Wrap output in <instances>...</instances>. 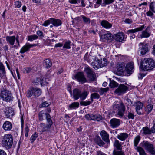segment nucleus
Returning <instances> with one entry per match:
<instances>
[{"mask_svg":"<svg viewBox=\"0 0 155 155\" xmlns=\"http://www.w3.org/2000/svg\"><path fill=\"white\" fill-rule=\"evenodd\" d=\"M144 27V25H142L140 27L134 29H130L127 31V33L130 34V39H134L135 37V35L134 33L139 31H140L143 30Z\"/></svg>","mask_w":155,"mask_h":155,"instance_id":"9b49d317","label":"nucleus"},{"mask_svg":"<svg viewBox=\"0 0 155 155\" xmlns=\"http://www.w3.org/2000/svg\"><path fill=\"white\" fill-rule=\"evenodd\" d=\"M51 23L54 26H58L61 25V20H51Z\"/></svg>","mask_w":155,"mask_h":155,"instance_id":"f704fd0d","label":"nucleus"},{"mask_svg":"<svg viewBox=\"0 0 155 155\" xmlns=\"http://www.w3.org/2000/svg\"><path fill=\"white\" fill-rule=\"evenodd\" d=\"M97 58L95 56H93L92 55H89L88 56V60L90 61L91 63L92 61L94 62L97 59Z\"/></svg>","mask_w":155,"mask_h":155,"instance_id":"8fccbe9b","label":"nucleus"},{"mask_svg":"<svg viewBox=\"0 0 155 155\" xmlns=\"http://www.w3.org/2000/svg\"><path fill=\"white\" fill-rule=\"evenodd\" d=\"M94 141L95 143L100 146H103L105 143L102 140L99 136H97L95 138Z\"/></svg>","mask_w":155,"mask_h":155,"instance_id":"b1692460","label":"nucleus"},{"mask_svg":"<svg viewBox=\"0 0 155 155\" xmlns=\"http://www.w3.org/2000/svg\"><path fill=\"white\" fill-rule=\"evenodd\" d=\"M134 67L133 62H130L127 64L125 69L127 74L130 75L134 71Z\"/></svg>","mask_w":155,"mask_h":155,"instance_id":"ddd939ff","label":"nucleus"},{"mask_svg":"<svg viewBox=\"0 0 155 155\" xmlns=\"http://www.w3.org/2000/svg\"><path fill=\"white\" fill-rule=\"evenodd\" d=\"M15 8H19L21 6V3L19 1H16L15 2Z\"/></svg>","mask_w":155,"mask_h":155,"instance_id":"6e6d98bb","label":"nucleus"},{"mask_svg":"<svg viewBox=\"0 0 155 155\" xmlns=\"http://www.w3.org/2000/svg\"><path fill=\"white\" fill-rule=\"evenodd\" d=\"M92 120L99 121L102 120V117L100 115L94 114H92Z\"/></svg>","mask_w":155,"mask_h":155,"instance_id":"2f4dec72","label":"nucleus"},{"mask_svg":"<svg viewBox=\"0 0 155 155\" xmlns=\"http://www.w3.org/2000/svg\"><path fill=\"white\" fill-rule=\"evenodd\" d=\"M91 64L93 67V68L94 69L97 70L99 68L98 65H97V64H96V61H94V62L92 61V62Z\"/></svg>","mask_w":155,"mask_h":155,"instance_id":"bf43d9fd","label":"nucleus"},{"mask_svg":"<svg viewBox=\"0 0 155 155\" xmlns=\"http://www.w3.org/2000/svg\"><path fill=\"white\" fill-rule=\"evenodd\" d=\"M114 146L116 147L117 150H121L122 147V146L117 140L116 139L114 143Z\"/></svg>","mask_w":155,"mask_h":155,"instance_id":"cd10ccee","label":"nucleus"},{"mask_svg":"<svg viewBox=\"0 0 155 155\" xmlns=\"http://www.w3.org/2000/svg\"><path fill=\"white\" fill-rule=\"evenodd\" d=\"M109 90L108 87H107L105 88H100L99 91L100 94L101 95H103L104 93H106Z\"/></svg>","mask_w":155,"mask_h":155,"instance_id":"79ce46f5","label":"nucleus"},{"mask_svg":"<svg viewBox=\"0 0 155 155\" xmlns=\"http://www.w3.org/2000/svg\"><path fill=\"white\" fill-rule=\"evenodd\" d=\"M149 29V27H148L145 30L142 31V33L140 35V37L141 38H147L150 36V34L148 32Z\"/></svg>","mask_w":155,"mask_h":155,"instance_id":"393cba45","label":"nucleus"},{"mask_svg":"<svg viewBox=\"0 0 155 155\" xmlns=\"http://www.w3.org/2000/svg\"><path fill=\"white\" fill-rule=\"evenodd\" d=\"M13 137L11 134H5L2 140V146L8 150L10 149L13 143Z\"/></svg>","mask_w":155,"mask_h":155,"instance_id":"39448f33","label":"nucleus"},{"mask_svg":"<svg viewBox=\"0 0 155 155\" xmlns=\"http://www.w3.org/2000/svg\"><path fill=\"white\" fill-rule=\"evenodd\" d=\"M152 133H155V122L153 124V125L151 129Z\"/></svg>","mask_w":155,"mask_h":155,"instance_id":"774afa93","label":"nucleus"},{"mask_svg":"<svg viewBox=\"0 0 155 155\" xmlns=\"http://www.w3.org/2000/svg\"><path fill=\"white\" fill-rule=\"evenodd\" d=\"M69 92L71 94V96L75 100H77L80 99L81 101L84 100L86 99L89 94L88 91L85 90L82 91L78 88H75L73 90L72 92L71 89H70Z\"/></svg>","mask_w":155,"mask_h":155,"instance_id":"f03ea898","label":"nucleus"},{"mask_svg":"<svg viewBox=\"0 0 155 155\" xmlns=\"http://www.w3.org/2000/svg\"><path fill=\"white\" fill-rule=\"evenodd\" d=\"M38 137V134L36 132L34 133L31 136V138L30 141L31 143H33L34 141L36 140V139Z\"/></svg>","mask_w":155,"mask_h":155,"instance_id":"a18cd8bd","label":"nucleus"},{"mask_svg":"<svg viewBox=\"0 0 155 155\" xmlns=\"http://www.w3.org/2000/svg\"><path fill=\"white\" fill-rule=\"evenodd\" d=\"M71 42L68 40L65 43L64 46H63V48H66L67 49H69L71 48L70 44Z\"/></svg>","mask_w":155,"mask_h":155,"instance_id":"c03bdc74","label":"nucleus"},{"mask_svg":"<svg viewBox=\"0 0 155 155\" xmlns=\"http://www.w3.org/2000/svg\"><path fill=\"white\" fill-rule=\"evenodd\" d=\"M125 110V107L122 102L120 104V108H119L118 110L117 114L119 116V117L120 118L122 117Z\"/></svg>","mask_w":155,"mask_h":155,"instance_id":"a211bd4d","label":"nucleus"},{"mask_svg":"<svg viewBox=\"0 0 155 155\" xmlns=\"http://www.w3.org/2000/svg\"><path fill=\"white\" fill-rule=\"evenodd\" d=\"M50 104L49 103L47 102V101H45L44 102H42L41 104V107H48Z\"/></svg>","mask_w":155,"mask_h":155,"instance_id":"13d9d810","label":"nucleus"},{"mask_svg":"<svg viewBox=\"0 0 155 155\" xmlns=\"http://www.w3.org/2000/svg\"><path fill=\"white\" fill-rule=\"evenodd\" d=\"M128 137V134L126 133H120L117 135V138L120 140L123 141L126 140Z\"/></svg>","mask_w":155,"mask_h":155,"instance_id":"412c9836","label":"nucleus"},{"mask_svg":"<svg viewBox=\"0 0 155 155\" xmlns=\"http://www.w3.org/2000/svg\"><path fill=\"white\" fill-rule=\"evenodd\" d=\"M33 95L35 97H38L41 94V90L38 88L33 87Z\"/></svg>","mask_w":155,"mask_h":155,"instance_id":"a878e982","label":"nucleus"},{"mask_svg":"<svg viewBox=\"0 0 155 155\" xmlns=\"http://www.w3.org/2000/svg\"><path fill=\"white\" fill-rule=\"evenodd\" d=\"M41 78H37L33 81V83L34 84L37 85L39 83L41 84Z\"/></svg>","mask_w":155,"mask_h":155,"instance_id":"3c124183","label":"nucleus"},{"mask_svg":"<svg viewBox=\"0 0 155 155\" xmlns=\"http://www.w3.org/2000/svg\"><path fill=\"white\" fill-rule=\"evenodd\" d=\"M150 9L153 12H155L153 2L150 3L149 5Z\"/></svg>","mask_w":155,"mask_h":155,"instance_id":"4d7b16f0","label":"nucleus"},{"mask_svg":"<svg viewBox=\"0 0 155 155\" xmlns=\"http://www.w3.org/2000/svg\"><path fill=\"white\" fill-rule=\"evenodd\" d=\"M85 118L88 120H92V114H86L85 116Z\"/></svg>","mask_w":155,"mask_h":155,"instance_id":"680f3d73","label":"nucleus"},{"mask_svg":"<svg viewBox=\"0 0 155 155\" xmlns=\"http://www.w3.org/2000/svg\"><path fill=\"white\" fill-rule=\"evenodd\" d=\"M102 6H105L106 5H108L113 2L114 0H103Z\"/></svg>","mask_w":155,"mask_h":155,"instance_id":"37998d69","label":"nucleus"},{"mask_svg":"<svg viewBox=\"0 0 155 155\" xmlns=\"http://www.w3.org/2000/svg\"><path fill=\"white\" fill-rule=\"evenodd\" d=\"M29 128L28 126H26L25 128V136L26 137H27L28 136V134L29 132Z\"/></svg>","mask_w":155,"mask_h":155,"instance_id":"0e129e2a","label":"nucleus"},{"mask_svg":"<svg viewBox=\"0 0 155 155\" xmlns=\"http://www.w3.org/2000/svg\"><path fill=\"white\" fill-rule=\"evenodd\" d=\"M100 134L103 140L106 142L107 144H109L110 142L109 135L104 130H102Z\"/></svg>","mask_w":155,"mask_h":155,"instance_id":"dca6fc26","label":"nucleus"},{"mask_svg":"<svg viewBox=\"0 0 155 155\" xmlns=\"http://www.w3.org/2000/svg\"><path fill=\"white\" fill-rule=\"evenodd\" d=\"M44 66L45 68H49L52 65L51 61L49 59L45 60L43 62Z\"/></svg>","mask_w":155,"mask_h":155,"instance_id":"bb28decb","label":"nucleus"},{"mask_svg":"<svg viewBox=\"0 0 155 155\" xmlns=\"http://www.w3.org/2000/svg\"><path fill=\"white\" fill-rule=\"evenodd\" d=\"M84 71L87 74V77L90 81H94L96 80V75L93 70L89 67H86Z\"/></svg>","mask_w":155,"mask_h":155,"instance_id":"423d86ee","label":"nucleus"},{"mask_svg":"<svg viewBox=\"0 0 155 155\" xmlns=\"http://www.w3.org/2000/svg\"><path fill=\"white\" fill-rule=\"evenodd\" d=\"M141 147H137V150L139 153L140 155H147L143 148L150 155H155V147L151 143L148 141H144L141 143Z\"/></svg>","mask_w":155,"mask_h":155,"instance_id":"f257e3e1","label":"nucleus"},{"mask_svg":"<svg viewBox=\"0 0 155 155\" xmlns=\"http://www.w3.org/2000/svg\"><path fill=\"white\" fill-rule=\"evenodd\" d=\"M102 26L106 28H109L112 27V25L106 20H103L101 22Z\"/></svg>","mask_w":155,"mask_h":155,"instance_id":"c85d7f7f","label":"nucleus"},{"mask_svg":"<svg viewBox=\"0 0 155 155\" xmlns=\"http://www.w3.org/2000/svg\"><path fill=\"white\" fill-rule=\"evenodd\" d=\"M124 38V35L122 32L114 34L113 39L116 41L118 42H122Z\"/></svg>","mask_w":155,"mask_h":155,"instance_id":"2eb2a0df","label":"nucleus"},{"mask_svg":"<svg viewBox=\"0 0 155 155\" xmlns=\"http://www.w3.org/2000/svg\"><path fill=\"white\" fill-rule=\"evenodd\" d=\"M96 64L98 65L99 68L104 66V65L102 64L103 61L101 60H100L98 58L96 60Z\"/></svg>","mask_w":155,"mask_h":155,"instance_id":"09e8293b","label":"nucleus"},{"mask_svg":"<svg viewBox=\"0 0 155 155\" xmlns=\"http://www.w3.org/2000/svg\"><path fill=\"white\" fill-rule=\"evenodd\" d=\"M30 48L27 43L22 47L20 51L21 54L24 53L25 52L29 51Z\"/></svg>","mask_w":155,"mask_h":155,"instance_id":"7c9ffc66","label":"nucleus"},{"mask_svg":"<svg viewBox=\"0 0 155 155\" xmlns=\"http://www.w3.org/2000/svg\"><path fill=\"white\" fill-rule=\"evenodd\" d=\"M128 89V87L127 86L120 84L115 90V93L117 95H120L125 93Z\"/></svg>","mask_w":155,"mask_h":155,"instance_id":"1a4fd4ad","label":"nucleus"},{"mask_svg":"<svg viewBox=\"0 0 155 155\" xmlns=\"http://www.w3.org/2000/svg\"><path fill=\"white\" fill-rule=\"evenodd\" d=\"M45 115L46 116L47 124H45L44 123H41L39 124L38 127L41 130L40 131L41 132L48 131L53 124L50 114H45Z\"/></svg>","mask_w":155,"mask_h":155,"instance_id":"20e7f679","label":"nucleus"},{"mask_svg":"<svg viewBox=\"0 0 155 155\" xmlns=\"http://www.w3.org/2000/svg\"><path fill=\"white\" fill-rule=\"evenodd\" d=\"M119 150L114 149L113 152V155H125L123 151Z\"/></svg>","mask_w":155,"mask_h":155,"instance_id":"c9c22d12","label":"nucleus"},{"mask_svg":"<svg viewBox=\"0 0 155 155\" xmlns=\"http://www.w3.org/2000/svg\"><path fill=\"white\" fill-rule=\"evenodd\" d=\"M153 107V105L152 104H149L147 105L145 108V111L147 114H148L150 113Z\"/></svg>","mask_w":155,"mask_h":155,"instance_id":"473e14b6","label":"nucleus"},{"mask_svg":"<svg viewBox=\"0 0 155 155\" xmlns=\"http://www.w3.org/2000/svg\"><path fill=\"white\" fill-rule=\"evenodd\" d=\"M46 113L44 114L43 111H41L38 114L39 120L40 121H42L44 120L43 116Z\"/></svg>","mask_w":155,"mask_h":155,"instance_id":"864d4df0","label":"nucleus"},{"mask_svg":"<svg viewBox=\"0 0 155 155\" xmlns=\"http://www.w3.org/2000/svg\"><path fill=\"white\" fill-rule=\"evenodd\" d=\"M74 78L81 84H83L87 82V80L83 73L81 72H78L72 77L73 79Z\"/></svg>","mask_w":155,"mask_h":155,"instance_id":"6e6552de","label":"nucleus"},{"mask_svg":"<svg viewBox=\"0 0 155 155\" xmlns=\"http://www.w3.org/2000/svg\"><path fill=\"white\" fill-rule=\"evenodd\" d=\"M110 124L113 128H116L120 124V120L118 119L113 118L110 120Z\"/></svg>","mask_w":155,"mask_h":155,"instance_id":"6ab92c4d","label":"nucleus"},{"mask_svg":"<svg viewBox=\"0 0 155 155\" xmlns=\"http://www.w3.org/2000/svg\"><path fill=\"white\" fill-rule=\"evenodd\" d=\"M139 48L138 51L140 53L141 55H144L148 51V45L144 44L143 43H140L139 44Z\"/></svg>","mask_w":155,"mask_h":155,"instance_id":"9d476101","label":"nucleus"},{"mask_svg":"<svg viewBox=\"0 0 155 155\" xmlns=\"http://www.w3.org/2000/svg\"><path fill=\"white\" fill-rule=\"evenodd\" d=\"M2 127L5 130L8 131L11 130L12 126V124L10 122L6 121L3 124Z\"/></svg>","mask_w":155,"mask_h":155,"instance_id":"aec40b11","label":"nucleus"},{"mask_svg":"<svg viewBox=\"0 0 155 155\" xmlns=\"http://www.w3.org/2000/svg\"><path fill=\"white\" fill-rule=\"evenodd\" d=\"M140 136H137L135 138L134 140V146L136 147L138 145L140 140Z\"/></svg>","mask_w":155,"mask_h":155,"instance_id":"de8ad7c7","label":"nucleus"},{"mask_svg":"<svg viewBox=\"0 0 155 155\" xmlns=\"http://www.w3.org/2000/svg\"><path fill=\"white\" fill-rule=\"evenodd\" d=\"M49 80V79L48 78H43L42 79H41V86L46 85L48 83Z\"/></svg>","mask_w":155,"mask_h":155,"instance_id":"a19ab883","label":"nucleus"},{"mask_svg":"<svg viewBox=\"0 0 155 155\" xmlns=\"http://www.w3.org/2000/svg\"><path fill=\"white\" fill-rule=\"evenodd\" d=\"M51 23V20H46L42 24V25L45 26H47L48 25H49Z\"/></svg>","mask_w":155,"mask_h":155,"instance_id":"052dcab7","label":"nucleus"},{"mask_svg":"<svg viewBox=\"0 0 155 155\" xmlns=\"http://www.w3.org/2000/svg\"><path fill=\"white\" fill-rule=\"evenodd\" d=\"M100 97L99 94L97 93H94L91 94V100L92 102L93 101V99H98Z\"/></svg>","mask_w":155,"mask_h":155,"instance_id":"e433bc0d","label":"nucleus"},{"mask_svg":"<svg viewBox=\"0 0 155 155\" xmlns=\"http://www.w3.org/2000/svg\"><path fill=\"white\" fill-rule=\"evenodd\" d=\"M0 77L1 79H6L5 69L0 71Z\"/></svg>","mask_w":155,"mask_h":155,"instance_id":"4c0bfd02","label":"nucleus"},{"mask_svg":"<svg viewBox=\"0 0 155 155\" xmlns=\"http://www.w3.org/2000/svg\"><path fill=\"white\" fill-rule=\"evenodd\" d=\"M155 67L154 60L150 58H145L141 64V67L144 71L152 70Z\"/></svg>","mask_w":155,"mask_h":155,"instance_id":"7ed1b4c3","label":"nucleus"},{"mask_svg":"<svg viewBox=\"0 0 155 155\" xmlns=\"http://www.w3.org/2000/svg\"><path fill=\"white\" fill-rule=\"evenodd\" d=\"M79 106V103L78 102H74L69 106V109H74L78 108Z\"/></svg>","mask_w":155,"mask_h":155,"instance_id":"c756f323","label":"nucleus"},{"mask_svg":"<svg viewBox=\"0 0 155 155\" xmlns=\"http://www.w3.org/2000/svg\"><path fill=\"white\" fill-rule=\"evenodd\" d=\"M118 85V84L115 82L114 80H110V82L109 84L110 87L113 88L117 87Z\"/></svg>","mask_w":155,"mask_h":155,"instance_id":"72a5a7b5","label":"nucleus"},{"mask_svg":"<svg viewBox=\"0 0 155 155\" xmlns=\"http://www.w3.org/2000/svg\"><path fill=\"white\" fill-rule=\"evenodd\" d=\"M5 112V115L8 118L12 117L14 114V110L11 107L6 108Z\"/></svg>","mask_w":155,"mask_h":155,"instance_id":"f3484780","label":"nucleus"},{"mask_svg":"<svg viewBox=\"0 0 155 155\" xmlns=\"http://www.w3.org/2000/svg\"><path fill=\"white\" fill-rule=\"evenodd\" d=\"M95 155H107L101 151H97Z\"/></svg>","mask_w":155,"mask_h":155,"instance_id":"338daca9","label":"nucleus"},{"mask_svg":"<svg viewBox=\"0 0 155 155\" xmlns=\"http://www.w3.org/2000/svg\"><path fill=\"white\" fill-rule=\"evenodd\" d=\"M127 116L129 119H133L134 118V115L133 113L131 112H128L127 114Z\"/></svg>","mask_w":155,"mask_h":155,"instance_id":"5fc2aeb1","label":"nucleus"},{"mask_svg":"<svg viewBox=\"0 0 155 155\" xmlns=\"http://www.w3.org/2000/svg\"><path fill=\"white\" fill-rule=\"evenodd\" d=\"M33 87L30 88L27 91L26 96L28 97H30L33 95Z\"/></svg>","mask_w":155,"mask_h":155,"instance_id":"49530a36","label":"nucleus"},{"mask_svg":"<svg viewBox=\"0 0 155 155\" xmlns=\"http://www.w3.org/2000/svg\"><path fill=\"white\" fill-rule=\"evenodd\" d=\"M100 40L102 41H105L107 40H113L112 35L110 33L107 32V34H103L100 36Z\"/></svg>","mask_w":155,"mask_h":155,"instance_id":"4468645a","label":"nucleus"},{"mask_svg":"<svg viewBox=\"0 0 155 155\" xmlns=\"http://www.w3.org/2000/svg\"><path fill=\"white\" fill-rule=\"evenodd\" d=\"M133 106L136 107V110L137 114L139 115H143V113L140 111V110L143 108V104L140 101H137L135 102Z\"/></svg>","mask_w":155,"mask_h":155,"instance_id":"f8f14e48","label":"nucleus"},{"mask_svg":"<svg viewBox=\"0 0 155 155\" xmlns=\"http://www.w3.org/2000/svg\"><path fill=\"white\" fill-rule=\"evenodd\" d=\"M38 38V36L35 35H33L28 36V40L30 41H32L34 40L37 39Z\"/></svg>","mask_w":155,"mask_h":155,"instance_id":"58836bf2","label":"nucleus"},{"mask_svg":"<svg viewBox=\"0 0 155 155\" xmlns=\"http://www.w3.org/2000/svg\"><path fill=\"white\" fill-rule=\"evenodd\" d=\"M151 129H150L147 127H143L142 130H141L140 134L143 135L150 134L152 133Z\"/></svg>","mask_w":155,"mask_h":155,"instance_id":"4be33fe9","label":"nucleus"},{"mask_svg":"<svg viewBox=\"0 0 155 155\" xmlns=\"http://www.w3.org/2000/svg\"><path fill=\"white\" fill-rule=\"evenodd\" d=\"M6 39L7 41L10 45H14L15 41V36H7L6 37Z\"/></svg>","mask_w":155,"mask_h":155,"instance_id":"5701e85b","label":"nucleus"},{"mask_svg":"<svg viewBox=\"0 0 155 155\" xmlns=\"http://www.w3.org/2000/svg\"><path fill=\"white\" fill-rule=\"evenodd\" d=\"M93 102L91 101H81L80 102V104L84 106H87L90 105Z\"/></svg>","mask_w":155,"mask_h":155,"instance_id":"603ef678","label":"nucleus"},{"mask_svg":"<svg viewBox=\"0 0 155 155\" xmlns=\"http://www.w3.org/2000/svg\"><path fill=\"white\" fill-rule=\"evenodd\" d=\"M117 69L118 72H123L124 68V65L122 64H118L117 65Z\"/></svg>","mask_w":155,"mask_h":155,"instance_id":"ea45409f","label":"nucleus"},{"mask_svg":"<svg viewBox=\"0 0 155 155\" xmlns=\"http://www.w3.org/2000/svg\"><path fill=\"white\" fill-rule=\"evenodd\" d=\"M1 96L3 100L9 102L12 100V97L10 92L8 90H4L1 91Z\"/></svg>","mask_w":155,"mask_h":155,"instance_id":"0eeeda50","label":"nucleus"},{"mask_svg":"<svg viewBox=\"0 0 155 155\" xmlns=\"http://www.w3.org/2000/svg\"><path fill=\"white\" fill-rule=\"evenodd\" d=\"M113 108L114 110H116L117 109L118 110V109L120 108V107L118 104L114 103L113 105Z\"/></svg>","mask_w":155,"mask_h":155,"instance_id":"e2e57ef3","label":"nucleus"},{"mask_svg":"<svg viewBox=\"0 0 155 155\" xmlns=\"http://www.w3.org/2000/svg\"><path fill=\"white\" fill-rule=\"evenodd\" d=\"M80 0H69V2L71 4H76L80 3Z\"/></svg>","mask_w":155,"mask_h":155,"instance_id":"69168bd1","label":"nucleus"}]
</instances>
